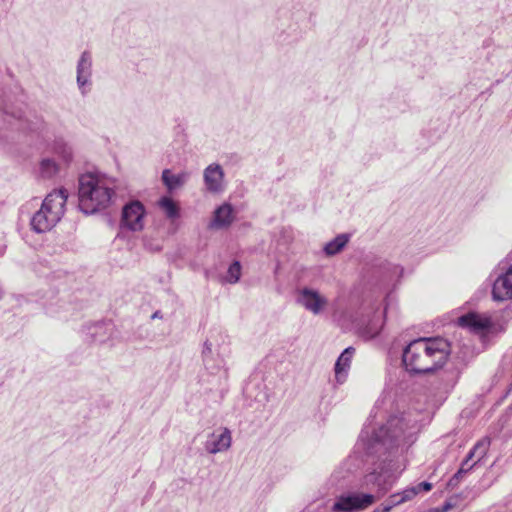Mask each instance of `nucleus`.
<instances>
[{
    "label": "nucleus",
    "mask_w": 512,
    "mask_h": 512,
    "mask_svg": "<svg viewBox=\"0 0 512 512\" xmlns=\"http://www.w3.org/2000/svg\"><path fill=\"white\" fill-rule=\"evenodd\" d=\"M59 171V165L55 160L46 158L40 163V173L44 178H50Z\"/></svg>",
    "instance_id": "obj_21"
},
{
    "label": "nucleus",
    "mask_w": 512,
    "mask_h": 512,
    "mask_svg": "<svg viewBox=\"0 0 512 512\" xmlns=\"http://www.w3.org/2000/svg\"><path fill=\"white\" fill-rule=\"evenodd\" d=\"M79 208L93 214L107 208L115 196L112 181L104 176L86 173L79 178Z\"/></svg>",
    "instance_id": "obj_3"
},
{
    "label": "nucleus",
    "mask_w": 512,
    "mask_h": 512,
    "mask_svg": "<svg viewBox=\"0 0 512 512\" xmlns=\"http://www.w3.org/2000/svg\"><path fill=\"white\" fill-rule=\"evenodd\" d=\"M428 512H440V511L438 510V508H433V509L429 510Z\"/></svg>",
    "instance_id": "obj_31"
},
{
    "label": "nucleus",
    "mask_w": 512,
    "mask_h": 512,
    "mask_svg": "<svg viewBox=\"0 0 512 512\" xmlns=\"http://www.w3.org/2000/svg\"><path fill=\"white\" fill-rule=\"evenodd\" d=\"M457 323L459 326L468 328L475 333L484 332L492 326V321L489 316L475 312H470L459 317Z\"/></svg>",
    "instance_id": "obj_9"
},
{
    "label": "nucleus",
    "mask_w": 512,
    "mask_h": 512,
    "mask_svg": "<svg viewBox=\"0 0 512 512\" xmlns=\"http://www.w3.org/2000/svg\"><path fill=\"white\" fill-rule=\"evenodd\" d=\"M416 495H418L414 486L408 487L401 493H396L390 496L389 501L391 506L400 505L406 501L412 500Z\"/></svg>",
    "instance_id": "obj_17"
},
{
    "label": "nucleus",
    "mask_w": 512,
    "mask_h": 512,
    "mask_svg": "<svg viewBox=\"0 0 512 512\" xmlns=\"http://www.w3.org/2000/svg\"><path fill=\"white\" fill-rule=\"evenodd\" d=\"M232 444L231 431L224 427L209 434L205 442V450L210 454L227 451Z\"/></svg>",
    "instance_id": "obj_8"
},
{
    "label": "nucleus",
    "mask_w": 512,
    "mask_h": 512,
    "mask_svg": "<svg viewBox=\"0 0 512 512\" xmlns=\"http://www.w3.org/2000/svg\"><path fill=\"white\" fill-rule=\"evenodd\" d=\"M391 472L384 464H380L373 471L367 473L362 480L361 487L372 493H351L341 495L332 506L334 512L360 511L371 506L375 500L386 494L392 487Z\"/></svg>",
    "instance_id": "obj_2"
},
{
    "label": "nucleus",
    "mask_w": 512,
    "mask_h": 512,
    "mask_svg": "<svg viewBox=\"0 0 512 512\" xmlns=\"http://www.w3.org/2000/svg\"><path fill=\"white\" fill-rule=\"evenodd\" d=\"M240 276H241V265L238 261H235L228 268L226 280L229 283H236L240 279Z\"/></svg>",
    "instance_id": "obj_24"
},
{
    "label": "nucleus",
    "mask_w": 512,
    "mask_h": 512,
    "mask_svg": "<svg viewBox=\"0 0 512 512\" xmlns=\"http://www.w3.org/2000/svg\"><path fill=\"white\" fill-rule=\"evenodd\" d=\"M160 317V312L159 311H156L153 315H152V318H158Z\"/></svg>",
    "instance_id": "obj_30"
},
{
    "label": "nucleus",
    "mask_w": 512,
    "mask_h": 512,
    "mask_svg": "<svg viewBox=\"0 0 512 512\" xmlns=\"http://www.w3.org/2000/svg\"><path fill=\"white\" fill-rule=\"evenodd\" d=\"M159 206L165 212L168 218H176L179 215V208L176 203L168 197H163L159 200Z\"/></svg>",
    "instance_id": "obj_18"
},
{
    "label": "nucleus",
    "mask_w": 512,
    "mask_h": 512,
    "mask_svg": "<svg viewBox=\"0 0 512 512\" xmlns=\"http://www.w3.org/2000/svg\"><path fill=\"white\" fill-rule=\"evenodd\" d=\"M450 354L447 340L436 338H418L412 340L403 350L402 362L411 374H429L442 368Z\"/></svg>",
    "instance_id": "obj_1"
},
{
    "label": "nucleus",
    "mask_w": 512,
    "mask_h": 512,
    "mask_svg": "<svg viewBox=\"0 0 512 512\" xmlns=\"http://www.w3.org/2000/svg\"><path fill=\"white\" fill-rule=\"evenodd\" d=\"M348 241L349 237L347 234H340L325 245L324 251L327 255H335L345 247Z\"/></svg>",
    "instance_id": "obj_16"
},
{
    "label": "nucleus",
    "mask_w": 512,
    "mask_h": 512,
    "mask_svg": "<svg viewBox=\"0 0 512 512\" xmlns=\"http://www.w3.org/2000/svg\"><path fill=\"white\" fill-rule=\"evenodd\" d=\"M490 446V439L485 437L479 440L474 447L472 448V451L476 454L477 460L474 462L475 464L480 461L487 453Z\"/></svg>",
    "instance_id": "obj_23"
},
{
    "label": "nucleus",
    "mask_w": 512,
    "mask_h": 512,
    "mask_svg": "<svg viewBox=\"0 0 512 512\" xmlns=\"http://www.w3.org/2000/svg\"><path fill=\"white\" fill-rule=\"evenodd\" d=\"M92 75V58L91 54L84 51L77 64V85L81 90L82 95L87 93L85 86L90 84V78Z\"/></svg>",
    "instance_id": "obj_11"
},
{
    "label": "nucleus",
    "mask_w": 512,
    "mask_h": 512,
    "mask_svg": "<svg viewBox=\"0 0 512 512\" xmlns=\"http://www.w3.org/2000/svg\"><path fill=\"white\" fill-rule=\"evenodd\" d=\"M232 221V207L229 204H224L214 212V219L211 226L215 228H223L229 226Z\"/></svg>",
    "instance_id": "obj_15"
},
{
    "label": "nucleus",
    "mask_w": 512,
    "mask_h": 512,
    "mask_svg": "<svg viewBox=\"0 0 512 512\" xmlns=\"http://www.w3.org/2000/svg\"><path fill=\"white\" fill-rule=\"evenodd\" d=\"M416 432V421L402 413L391 416L386 425L374 434V439L384 446H400L413 442Z\"/></svg>",
    "instance_id": "obj_5"
},
{
    "label": "nucleus",
    "mask_w": 512,
    "mask_h": 512,
    "mask_svg": "<svg viewBox=\"0 0 512 512\" xmlns=\"http://www.w3.org/2000/svg\"><path fill=\"white\" fill-rule=\"evenodd\" d=\"M202 358L203 364L207 370L211 373H216L219 370V366H214L211 364L212 361V344L208 341L204 343V347L202 350Z\"/></svg>",
    "instance_id": "obj_22"
},
{
    "label": "nucleus",
    "mask_w": 512,
    "mask_h": 512,
    "mask_svg": "<svg viewBox=\"0 0 512 512\" xmlns=\"http://www.w3.org/2000/svg\"><path fill=\"white\" fill-rule=\"evenodd\" d=\"M440 512H448L453 508V504L446 501L441 507H437Z\"/></svg>",
    "instance_id": "obj_28"
},
{
    "label": "nucleus",
    "mask_w": 512,
    "mask_h": 512,
    "mask_svg": "<svg viewBox=\"0 0 512 512\" xmlns=\"http://www.w3.org/2000/svg\"><path fill=\"white\" fill-rule=\"evenodd\" d=\"M475 465V463L471 464L470 466L468 467H465L461 464V467L460 469L456 472V474L450 479L448 485L449 486H455L457 485L458 481L460 478H462L463 475H465L466 473H468L472 468L473 466Z\"/></svg>",
    "instance_id": "obj_25"
},
{
    "label": "nucleus",
    "mask_w": 512,
    "mask_h": 512,
    "mask_svg": "<svg viewBox=\"0 0 512 512\" xmlns=\"http://www.w3.org/2000/svg\"><path fill=\"white\" fill-rule=\"evenodd\" d=\"M161 178L166 188L169 191H173L186 183L189 178V174L187 172H182L175 175L172 174L169 169H165L162 172Z\"/></svg>",
    "instance_id": "obj_14"
},
{
    "label": "nucleus",
    "mask_w": 512,
    "mask_h": 512,
    "mask_svg": "<svg viewBox=\"0 0 512 512\" xmlns=\"http://www.w3.org/2000/svg\"><path fill=\"white\" fill-rule=\"evenodd\" d=\"M354 352L355 349L353 347L346 348L335 363V379L340 384H342L346 379Z\"/></svg>",
    "instance_id": "obj_13"
},
{
    "label": "nucleus",
    "mask_w": 512,
    "mask_h": 512,
    "mask_svg": "<svg viewBox=\"0 0 512 512\" xmlns=\"http://www.w3.org/2000/svg\"><path fill=\"white\" fill-rule=\"evenodd\" d=\"M297 303L311 313L318 315L327 306L328 300L318 291L305 287L298 291Z\"/></svg>",
    "instance_id": "obj_7"
},
{
    "label": "nucleus",
    "mask_w": 512,
    "mask_h": 512,
    "mask_svg": "<svg viewBox=\"0 0 512 512\" xmlns=\"http://www.w3.org/2000/svg\"><path fill=\"white\" fill-rule=\"evenodd\" d=\"M2 294H3V291H2V288L0 287V298L2 297Z\"/></svg>",
    "instance_id": "obj_33"
},
{
    "label": "nucleus",
    "mask_w": 512,
    "mask_h": 512,
    "mask_svg": "<svg viewBox=\"0 0 512 512\" xmlns=\"http://www.w3.org/2000/svg\"><path fill=\"white\" fill-rule=\"evenodd\" d=\"M390 509H391V506H387V507H385V508H384V511H385V512H389V511H390Z\"/></svg>",
    "instance_id": "obj_32"
},
{
    "label": "nucleus",
    "mask_w": 512,
    "mask_h": 512,
    "mask_svg": "<svg viewBox=\"0 0 512 512\" xmlns=\"http://www.w3.org/2000/svg\"><path fill=\"white\" fill-rule=\"evenodd\" d=\"M54 153L63 161L68 164L72 159V149L64 142L58 141L54 144Z\"/></svg>",
    "instance_id": "obj_19"
},
{
    "label": "nucleus",
    "mask_w": 512,
    "mask_h": 512,
    "mask_svg": "<svg viewBox=\"0 0 512 512\" xmlns=\"http://www.w3.org/2000/svg\"><path fill=\"white\" fill-rule=\"evenodd\" d=\"M440 512H448L453 508V504L446 501L441 507H437Z\"/></svg>",
    "instance_id": "obj_29"
},
{
    "label": "nucleus",
    "mask_w": 512,
    "mask_h": 512,
    "mask_svg": "<svg viewBox=\"0 0 512 512\" xmlns=\"http://www.w3.org/2000/svg\"><path fill=\"white\" fill-rule=\"evenodd\" d=\"M492 295L493 299L497 301L512 299V264L504 274L495 280Z\"/></svg>",
    "instance_id": "obj_10"
},
{
    "label": "nucleus",
    "mask_w": 512,
    "mask_h": 512,
    "mask_svg": "<svg viewBox=\"0 0 512 512\" xmlns=\"http://www.w3.org/2000/svg\"><path fill=\"white\" fill-rule=\"evenodd\" d=\"M68 192L57 189L50 192L42 202L40 209L31 218V229L36 233L50 231L64 216Z\"/></svg>",
    "instance_id": "obj_4"
},
{
    "label": "nucleus",
    "mask_w": 512,
    "mask_h": 512,
    "mask_svg": "<svg viewBox=\"0 0 512 512\" xmlns=\"http://www.w3.org/2000/svg\"><path fill=\"white\" fill-rule=\"evenodd\" d=\"M474 458H476V454L471 449L469 451V453L467 454L466 458L464 459V461L462 462V465L465 466V467L470 466L471 464H469V462L471 460H473Z\"/></svg>",
    "instance_id": "obj_27"
},
{
    "label": "nucleus",
    "mask_w": 512,
    "mask_h": 512,
    "mask_svg": "<svg viewBox=\"0 0 512 512\" xmlns=\"http://www.w3.org/2000/svg\"><path fill=\"white\" fill-rule=\"evenodd\" d=\"M381 329L382 323L380 319H373L362 328L361 335L366 339H372L380 333Z\"/></svg>",
    "instance_id": "obj_20"
},
{
    "label": "nucleus",
    "mask_w": 512,
    "mask_h": 512,
    "mask_svg": "<svg viewBox=\"0 0 512 512\" xmlns=\"http://www.w3.org/2000/svg\"><path fill=\"white\" fill-rule=\"evenodd\" d=\"M224 172L220 165L210 164L204 170V181L210 192H219L223 189Z\"/></svg>",
    "instance_id": "obj_12"
},
{
    "label": "nucleus",
    "mask_w": 512,
    "mask_h": 512,
    "mask_svg": "<svg viewBox=\"0 0 512 512\" xmlns=\"http://www.w3.org/2000/svg\"><path fill=\"white\" fill-rule=\"evenodd\" d=\"M414 487H415L417 493L419 494L422 491H425V492L430 491L432 489V484L430 482L424 481V482H421V483L415 485Z\"/></svg>",
    "instance_id": "obj_26"
},
{
    "label": "nucleus",
    "mask_w": 512,
    "mask_h": 512,
    "mask_svg": "<svg viewBox=\"0 0 512 512\" xmlns=\"http://www.w3.org/2000/svg\"><path fill=\"white\" fill-rule=\"evenodd\" d=\"M145 208L139 201L126 204L122 210L121 223L131 231H141L144 227Z\"/></svg>",
    "instance_id": "obj_6"
}]
</instances>
